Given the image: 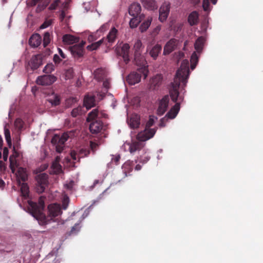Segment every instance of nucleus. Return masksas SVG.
Masks as SVG:
<instances>
[{
    "instance_id": "69168bd1",
    "label": "nucleus",
    "mask_w": 263,
    "mask_h": 263,
    "mask_svg": "<svg viewBox=\"0 0 263 263\" xmlns=\"http://www.w3.org/2000/svg\"><path fill=\"white\" fill-rule=\"evenodd\" d=\"M90 146L91 149H93L97 146V144L92 142H90Z\"/></svg>"
},
{
    "instance_id": "603ef678",
    "label": "nucleus",
    "mask_w": 263,
    "mask_h": 263,
    "mask_svg": "<svg viewBox=\"0 0 263 263\" xmlns=\"http://www.w3.org/2000/svg\"><path fill=\"white\" fill-rule=\"evenodd\" d=\"M53 61L55 63L58 64L60 63L61 59L58 54H54L53 56Z\"/></svg>"
},
{
    "instance_id": "2eb2a0df",
    "label": "nucleus",
    "mask_w": 263,
    "mask_h": 263,
    "mask_svg": "<svg viewBox=\"0 0 263 263\" xmlns=\"http://www.w3.org/2000/svg\"><path fill=\"white\" fill-rule=\"evenodd\" d=\"M178 44V40L175 39H172L168 41L164 47L163 54H168L174 51Z\"/></svg>"
},
{
    "instance_id": "a878e982",
    "label": "nucleus",
    "mask_w": 263,
    "mask_h": 263,
    "mask_svg": "<svg viewBox=\"0 0 263 263\" xmlns=\"http://www.w3.org/2000/svg\"><path fill=\"white\" fill-rule=\"evenodd\" d=\"M14 154L11 155L9 158L10 165L9 167L13 173L15 172V167L17 166V161L16 160V157H17L18 154L15 151V149H13Z\"/></svg>"
},
{
    "instance_id": "b1692460",
    "label": "nucleus",
    "mask_w": 263,
    "mask_h": 263,
    "mask_svg": "<svg viewBox=\"0 0 263 263\" xmlns=\"http://www.w3.org/2000/svg\"><path fill=\"white\" fill-rule=\"evenodd\" d=\"M134 165V162L130 161H127L123 164L122 169L126 176L133 171Z\"/></svg>"
},
{
    "instance_id": "052dcab7",
    "label": "nucleus",
    "mask_w": 263,
    "mask_h": 263,
    "mask_svg": "<svg viewBox=\"0 0 263 263\" xmlns=\"http://www.w3.org/2000/svg\"><path fill=\"white\" fill-rule=\"evenodd\" d=\"M65 16H66V14H65L64 10H62L61 12V13L60 14V19L61 20V21H63V20L65 17Z\"/></svg>"
},
{
    "instance_id": "4c0bfd02",
    "label": "nucleus",
    "mask_w": 263,
    "mask_h": 263,
    "mask_svg": "<svg viewBox=\"0 0 263 263\" xmlns=\"http://www.w3.org/2000/svg\"><path fill=\"white\" fill-rule=\"evenodd\" d=\"M141 21V16H140L139 17H138V16L133 17L129 22L130 27L132 28L137 27Z\"/></svg>"
},
{
    "instance_id": "bf43d9fd",
    "label": "nucleus",
    "mask_w": 263,
    "mask_h": 263,
    "mask_svg": "<svg viewBox=\"0 0 263 263\" xmlns=\"http://www.w3.org/2000/svg\"><path fill=\"white\" fill-rule=\"evenodd\" d=\"M43 0H31L30 4L32 6H35L37 4L41 3Z\"/></svg>"
},
{
    "instance_id": "a19ab883",
    "label": "nucleus",
    "mask_w": 263,
    "mask_h": 263,
    "mask_svg": "<svg viewBox=\"0 0 263 263\" xmlns=\"http://www.w3.org/2000/svg\"><path fill=\"white\" fill-rule=\"evenodd\" d=\"M14 125L16 128L21 130L24 127V122L20 118H17L14 122Z\"/></svg>"
},
{
    "instance_id": "f704fd0d",
    "label": "nucleus",
    "mask_w": 263,
    "mask_h": 263,
    "mask_svg": "<svg viewBox=\"0 0 263 263\" xmlns=\"http://www.w3.org/2000/svg\"><path fill=\"white\" fill-rule=\"evenodd\" d=\"M84 112L85 111L83 110V107L79 106L72 110L71 115L73 117H77L78 116L82 115Z\"/></svg>"
},
{
    "instance_id": "473e14b6",
    "label": "nucleus",
    "mask_w": 263,
    "mask_h": 263,
    "mask_svg": "<svg viewBox=\"0 0 263 263\" xmlns=\"http://www.w3.org/2000/svg\"><path fill=\"white\" fill-rule=\"evenodd\" d=\"M152 21V18L151 17H148L146 20L143 22L140 26V31L142 32L145 31L149 27Z\"/></svg>"
},
{
    "instance_id": "5fc2aeb1",
    "label": "nucleus",
    "mask_w": 263,
    "mask_h": 263,
    "mask_svg": "<svg viewBox=\"0 0 263 263\" xmlns=\"http://www.w3.org/2000/svg\"><path fill=\"white\" fill-rule=\"evenodd\" d=\"M5 164L2 161H0V171L3 172L5 171Z\"/></svg>"
},
{
    "instance_id": "72a5a7b5",
    "label": "nucleus",
    "mask_w": 263,
    "mask_h": 263,
    "mask_svg": "<svg viewBox=\"0 0 263 263\" xmlns=\"http://www.w3.org/2000/svg\"><path fill=\"white\" fill-rule=\"evenodd\" d=\"M21 192L22 196L25 198L27 199L29 196V187L28 185L25 183H22L21 185Z\"/></svg>"
},
{
    "instance_id": "1a4fd4ad",
    "label": "nucleus",
    "mask_w": 263,
    "mask_h": 263,
    "mask_svg": "<svg viewBox=\"0 0 263 263\" xmlns=\"http://www.w3.org/2000/svg\"><path fill=\"white\" fill-rule=\"evenodd\" d=\"M170 97L168 95L164 96L159 101V106L157 109V114L159 116L163 115L167 109Z\"/></svg>"
},
{
    "instance_id": "2f4dec72",
    "label": "nucleus",
    "mask_w": 263,
    "mask_h": 263,
    "mask_svg": "<svg viewBox=\"0 0 263 263\" xmlns=\"http://www.w3.org/2000/svg\"><path fill=\"white\" fill-rule=\"evenodd\" d=\"M104 39H102L100 41L92 43L91 44L87 46V49L88 50L92 51L97 49L102 44L104 43Z\"/></svg>"
},
{
    "instance_id": "4be33fe9",
    "label": "nucleus",
    "mask_w": 263,
    "mask_h": 263,
    "mask_svg": "<svg viewBox=\"0 0 263 263\" xmlns=\"http://www.w3.org/2000/svg\"><path fill=\"white\" fill-rule=\"evenodd\" d=\"M143 6L147 9L153 10L157 8L155 0H140Z\"/></svg>"
},
{
    "instance_id": "ea45409f",
    "label": "nucleus",
    "mask_w": 263,
    "mask_h": 263,
    "mask_svg": "<svg viewBox=\"0 0 263 263\" xmlns=\"http://www.w3.org/2000/svg\"><path fill=\"white\" fill-rule=\"evenodd\" d=\"M50 33L46 32L44 34L43 37V45L44 47H46L49 45L50 42Z\"/></svg>"
},
{
    "instance_id": "20e7f679",
    "label": "nucleus",
    "mask_w": 263,
    "mask_h": 263,
    "mask_svg": "<svg viewBox=\"0 0 263 263\" xmlns=\"http://www.w3.org/2000/svg\"><path fill=\"white\" fill-rule=\"evenodd\" d=\"M101 117L107 118V115L99 113L98 109H94L88 114L87 121L91 122L89 125V129L92 134H98L102 129L103 122L97 119Z\"/></svg>"
},
{
    "instance_id": "e2e57ef3",
    "label": "nucleus",
    "mask_w": 263,
    "mask_h": 263,
    "mask_svg": "<svg viewBox=\"0 0 263 263\" xmlns=\"http://www.w3.org/2000/svg\"><path fill=\"white\" fill-rule=\"evenodd\" d=\"M5 182L2 179L0 178V188L3 189L4 187H5Z\"/></svg>"
},
{
    "instance_id": "5701e85b",
    "label": "nucleus",
    "mask_w": 263,
    "mask_h": 263,
    "mask_svg": "<svg viewBox=\"0 0 263 263\" xmlns=\"http://www.w3.org/2000/svg\"><path fill=\"white\" fill-rule=\"evenodd\" d=\"M199 21V14L196 11L191 12L188 16V22L191 26L197 25Z\"/></svg>"
},
{
    "instance_id": "8fccbe9b",
    "label": "nucleus",
    "mask_w": 263,
    "mask_h": 263,
    "mask_svg": "<svg viewBox=\"0 0 263 263\" xmlns=\"http://www.w3.org/2000/svg\"><path fill=\"white\" fill-rule=\"evenodd\" d=\"M60 138L65 142L69 138V133L68 132L63 133L61 136H60Z\"/></svg>"
},
{
    "instance_id": "f03ea898",
    "label": "nucleus",
    "mask_w": 263,
    "mask_h": 263,
    "mask_svg": "<svg viewBox=\"0 0 263 263\" xmlns=\"http://www.w3.org/2000/svg\"><path fill=\"white\" fill-rule=\"evenodd\" d=\"M45 199L44 196H41L39 199L38 203L28 200V212L38 220L41 225L47 224L49 220L43 212L45 208Z\"/></svg>"
},
{
    "instance_id": "774afa93",
    "label": "nucleus",
    "mask_w": 263,
    "mask_h": 263,
    "mask_svg": "<svg viewBox=\"0 0 263 263\" xmlns=\"http://www.w3.org/2000/svg\"><path fill=\"white\" fill-rule=\"evenodd\" d=\"M76 98H70L69 99L67 100V103H69V102H71L72 103H73V102H76Z\"/></svg>"
},
{
    "instance_id": "c03bdc74",
    "label": "nucleus",
    "mask_w": 263,
    "mask_h": 263,
    "mask_svg": "<svg viewBox=\"0 0 263 263\" xmlns=\"http://www.w3.org/2000/svg\"><path fill=\"white\" fill-rule=\"evenodd\" d=\"M61 3V0H54L50 5L49 9L51 10H55Z\"/></svg>"
},
{
    "instance_id": "39448f33",
    "label": "nucleus",
    "mask_w": 263,
    "mask_h": 263,
    "mask_svg": "<svg viewBox=\"0 0 263 263\" xmlns=\"http://www.w3.org/2000/svg\"><path fill=\"white\" fill-rule=\"evenodd\" d=\"M48 176L46 173H41L37 175L35 179V190L38 193H42L45 191L48 184Z\"/></svg>"
},
{
    "instance_id": "6ab92c4d",
    "label": "nucleus",
    "mask_w": 263,
    "mask_h": 263,
    "mask_svg": "<svg viewBox=\"0 0 263 263\" xmlns=\"http://www.w3.org/2000/svg\"><path fill=\"white\" fill-rule=\"evenodd\" d=\"M47 100L49 103L51 104L52 106H57L59 105L61 103L60 96L55 93H52L50 96H49Z\"/></svg>"
},
{
    "instance_id": "de8ad7c7",
    "label": "nucleus",
    "mask_w": 263,
    "mask_h": 263,
    "mask_svg": "<svg viewBox=\"0 0 263 263\" xmlns=\"http://www.w3.org/2000/svg\"><path fill=\"white\" fill-rule=\"evenodd\" d=\"M109 28V24L108 23H105L102 25L98 31L100 32H103Z\"/></svg>"
},
{
    "instance_id": "680f3d73",
    "label": "nucleus",
    "mask_w": 263,
    "mask_h": 263,
    "mask_svg": "<svg viewBox=\"0 0 263 263\" xmlns=\"http://www.w3.org/2000/svg\"><path fill=\"white\" fill-rule=\"evenodd\" d=\"M103 85L105 88H108L109 87V83L107 80H105L103 82Z\"/></svg>"
},
{
    "instance_id": "c9c22d12",
    "label": "nucleus",
    "mask_w": 263,
    "mask_h": 263,
    "mask_svg": "<svg viewBox=\"0 0 263 263\" xmlns=\"http://www.w3.org/2000/svg\"><path fill=\"white\" fill-rule=\"evenodd\" d=\"M198 62V56L196 52H194L191 57V68L193 70L196 66Z\"/></svg>"
},
{
    "instance_id": "aec40b11",
    "label": "nucleus",
    "mask_w": 263,
    "mask_h": 263,
    "mask_svg": "<svg viewBox=\"0 0 263 263\" xmlns=\"http://www.w3.org/2000/svg\"><path fill=\"white\" fill-rule=\"evenodd\" d=\"M70 51L72 55L76 58H79L83 56L84 49L81 46L74 45L70 48Z\"/></svg>"
},
{
    "instance_id": "0eeeda50",
    "label": "nucleus",
    "mask_w": 263,
    "mask_h": 263,
    "mask_svg": "<svg viewBox=\"0 0 263 263\" xmlns=\"http://www.w3.org/2000/svg\"><path fill=\"white\" fill-rule=\"evenodd\" d=\"M142 43L141 41L137 40L134 46L135 50V61L137 65H144L145 61L142 57H141L140 49L142 47Z\"/></svg>"
},
{
    "instance_id": "0e129e2a",
    "label": "nucleus",
    "mask_w": 263,
    "mask_h": 263,
    "mask_svg": "<svg viewBox=\"0 0 263 263\" xmlns=\"http://www.w3.org/2000/svg\"><path fill=\"white\" fill-rule=\"evenodd\" d=\"M88 39L90 42H91L95 40L96 39L94 37L93 34H90L88 36Z\"/></svg>"
},
{
    "instance_id": "13d9d810",
    "label": "nucleus",
    "mask_w": 263,
    "mask_h": 263,
    "mask_svg": "<svg viewBox=\"0 0 263 263\" xmlns=\"http://www.w3.org/2000/svg\"><path fill=\"white\" fill-rule=\"evenodd\" d=\"M58 52L59 53V54L61 55V57L63 58V59H65L66 58V54L64 53V52L63 51V50L60 48H58Z\"/></svg>"
},
{
    "instance_id": "a18cd8bd",
    "label": "nucleus",
    "mask_w": 263,
    "mask_h": 263,
    "mask_svg": "<svg viewBox=\"0 0 263 263\" xmlns=\"http://www.w3.org/2000/svg\"><path fill=\"white\" fill-rule=\"evenodd\" d=\"M52 23V20H46L40 26V29H45L49 27Z\"/></svg>"
},
{
    "instance_id": "9b49d317",
    "label": "nucleus",
    "mask_w": 263,
    "mask_h": 263,
    "mask_svg": "<svg viewBox=\"0 0 263 263\" xmlns=\"http://www.w3.org/2000/svg\"><path fill=\"white\" fill-rule=\"evenodd\" d=\"M117 33L118 30L116 29L115 27L112 28L107 35L106 37L104 38V44H105L106 46H107L111 45L116 40Z\"/></svg>"
},
{
    "instance_id": "dca6fc26",
    "label": "nucleus",
    "mask_w": 263,
    "mask_h": 263,
    "mask_svg": "<svg viewBox=\"0 0 263 263\" xmlns=\"http://www.w3.org/2000/svg\"><path fill=\"white\" fill-rule=\"evenodd\" d=\"M43 57L41 54H36L33 56L30 61L29 65L31 69H37L42 65Z\"/></svg>"
},
{
    "instance_id": "412c9836",
    "label": "nucleus",
    "mask_w": 263,
    "mask_h": 263,
    "mask_svg": "<svg viewBox=\"0 0 263 263\" xmlns=\"http://www.w3.org/2000/svg\"><path fill=\"white\" fill-rule=\"evenodd\" d=\"M63 41L67 44H72L79 42V37H76L73 35L66 34L63 36Z\"/></svg>"
},
{
    "instance_id": "cd10ccee",
    "label": "nucleus",
    "mask_w": 263,
    "mask_h": 263,
    "mask_svg": "<svg viewBox=\"0 0 263 263\" xmlns=\"http://www.w3.org/2000/svg\"><path fill=\"white\" fill-rule=\"evenodd\" d=\"M140 118L138 116L133 115L129 120V124L131 128H137L140 125Z\"/></svg>"
},
{
    "instance_id": "4468645a",
    "label": "nucleus",
    "mask_w": 263,
    "mask_h": 263,
    "mask_svg": "<svg viewBox=\"0 0 263 263\" xmlns=\"http://www.w3.org/2000/svg\"><path fill=\"white\" fill-rule=\"evenodd\" d=\"M48 209L49 216L51 217L50 219H52V217H55L61 215L62 212L60 205L57 203L49 205Z\"/></svg>"
},
{
    "instance_id": "09e8293b",
    "label": "nucleus",
    "mask_w": 263,
    "mask_h": 263,
    "mask_svg": "<svg viewBox=\"0 0 263 263\" xmlns=\"http://www.w3.org/2000/svg\"><path fill=\"white\" fill-rule=\"evenodd\" d=\"M9 154V151L7 147H5L3 150V159L4 161H7Z\"/></svg>"
},
{
    "instance_id": "393cba45",
    "label": "nucleus",
    "mask_w": 263,
    "mask_h": 263,
    "mask_svg": "<svg viewBox=\"0 0 263 263\" xmlns=\"http://www.w3.org/2000/svg\"><path fill=\"white\" fill-rule=\"evenodd\" d=\"M95 105V99L92 96H85L84 99V106L87 110Z\"/></svg>"
},
{
    "instance_id": "423d86ee",
    "label": "nucleus",
    "mask_w": 263,
    "mask_h": 263,
    "mask_svg": "<svg viewBox=\"0 0 263 263\" xmlns=\"http://www.w3.org/2000/svg\"><path fill=\"white\" fill-rule=\"evenodd\" d=\"M142 72L145 79L147 76L148 70L145 67L138 70V72H131L127 77L126 81L130 85H135L139 83L141 78V73Z\"/></svg>"
},
{
    "instance_id": "9d476101",
    "label": "nucleus",
    "mask_w": 263,
    "mask_h": 263,
    "mask_svg": "<svg viewBox=\"0 0 263 263\" xmlns=\"http://www.w3.org/2000/svg\"><path fill=\"white\" fill-rule=\"evenodd\" d=\"M56 80V78L53 76L44 75L39 77L36 82L39 85H50L54 83Z\"/></svg>"
},
{
    "instance_id": "bb28decb",
    "label": "nucleus",
    "mask_w": 263,
    "mask_h": 263,
    "mask_svg": "<svg viewBox=\"0 0 263 263\" xmlns=\"http://www.w3.org/2000/svg\"><path fill=\"white\" fill-rule=\"evenodd\" d=\"M106 76V71L102 68L96 69L94 72L95 78L99 81H103Z\"/></svg>"
},
{
    "instance_id": "f8f14e48",
    "label": "nucleus",
    "mask_w": 263,
    "mask_h": 263,
    "mask_svg": "<svg viewBox=\"0 0 263 263\" xmlns=\"http://www.w3.org/2000/svg\"><path fill=\"white\" fill-rule=\"evenodd\" d=\"M52 144L55 145L56 151L58 153H61L63 150L65 141L60 138V135L55 134L51 139Z\"/></svg>"
},
{
    "instance_id": "864d4df0",
    "label": "nucleus",
    "mask_w": 263,
    "mask_h": 263,
    "mask_svg": "<svg viewBox=\"0 0 263 263\" xmlns=\"http://www.w3.org/2000/svg\"><path fill=\"white\" fill-rule=\"evenodd\" d=\"M120 159V155H116L115 156L112 158V161L115 163L116 164H117L118 162L119 161Z\"/></svg>"
},
{
    "instance_id": "79ce46f5",
    "label": "nucleus",
    "mask_w": 263,
    "mask_h": 263,
    "mask_svg": "<svg viewBox=\"0 0 263 263\" xmlns=\"http://www.w3.org/2000/svg\"><path fill=\"white\" fill-rule=\"evenodd\" d=\"M154 122H155L154 119L152 117H150L149 120L147 121V122L146 123L145 128L144 130L153 129L156 132V130L155 129L150 128V127L154 125Z\"/></svg>"
},
{
    "instance_id": "7ed1b4c3",
    "label": "nucleus",
    "mask_w": 263,
    "mask_h": 263,
    "mask_svg": "<svg viewBox=\"0 0 263 263\" xmlns=\"http://www.w3.org/2000/svg\"><path fill=\"white\" fill-rule=\"evenodd\" d=\"M155 134V131L153 129H146L139 132L136 136L138 141H132L129 144V152L134 154L136 151H140L144 146V142L153 137Z\"/></svg>"
},
{
    "instance_id": "4d7b16f0",
    "label": "nucleus",
    "mask_w": 263,
    "mask_h": 263,
    "mask_svg": "<svg viewBox=\"0 0 263 263\" xmlns=\"http://www.w3.org/2000/svg\"><path fill=\"white\" fill-rule=\"evenodd\" d=\"M70 154L71 157L73 160H76L78 158V153H76L75 151L71 152Z\"/></svg>"
},
{
    "instance_id": "ddd939ff",
    "label": "nucleus",
    "mask_w": 263,
    "mask_h": 263,
    "mask_svg": "<svg viewBox=\"0 0 263 263\" xmlns=\"http://www.w3.org/2000/svg\"><path fill=\"white\" fill-rule=\"evenodd\" d=\"M170 6L168 4L164 3L159 9V19L160 22H164L167 18L170 12Z\"/></svg>"
},
{
    "instance_id": "6e6552de",
    "label": "nucleus",
    "mask_w": 263,
    "mask_h": 263,
    "mask_svg": "<svg viewBox=\"0 0 263 263\" xmlns=\"http://www.w3.org/2000/svg\"><path fill=\"white\" fill-rule=\"evenodd\" d=\"M130 46L128 44H124L121 48L117 49V53L119 56L123 58L125 64H127L130 61L129 58V51Z\"/></svg>"
},
{
    "instance_id": "e433bc0d",
    "label": "nucleus",
    "mask_w": 263,
    "mask_h": 263,
    "mask_svg": "<svg viewBox=\"0 0 263 263\" xmlns=\"http://www.w3.org/2000/svg\"><path fill=\"white\" fill-rule=\"evenodd\" d=\"M90 152L89 148H81L78 153V161L80 158L88 156Z\"/></svg>"
},
{
    "instance_id": "338daca9",
    "label": "nucleus",
    "mask_w": 263,
    "mask_h": 263,
    "mask_svg": "<svg viewBox=\"0 0 263 263\" xmlns=\"http://www.w3.org/2000/svg\"><path fill=\"white\" fill-rule=\"evenodd\" d=\"M85 42L82 41L79 44H76V45H78V46H81V48H83V47L85 45Z\"/></svg>"
},
{
    "instance_id": "58836bf2",
    "label": "nucleus",
    "mask_w": 263,
    "mask_h": 263,
    "mask_svg": "<svg viewBox=\"0 0 263 263\" xmlns=\"http://www.w3.org/2000/svg\"><path fill=\"white\" fill-rule=\"evenodd\" d=\"M5 137L9 147L11 146V139L10 136V132L9 129L5 128L4 129Z\"/></svg>"
},
{
    "instance_id": "a211bd4d",
    "label": "nucleus",
    "mask_w": 263,
    "mask_h": 263,
    "mask_svg": "<svg viewBox=\"0 0 263 263\" xmlns=\"http://www.w3.org/2000/svg\"><path fill=\"white\" fill-rule=\"evenodd\" d=\"M42 38L37 33L33 34L29 40V44L32 47H37L41 43Z\"/></svg>"
},
{
    "instance_id": "3c124183",
    "label": "nucleus",
    "mask_w": 263,
    "mask_h": 263,
    "mask_svg": "<svg viewBox=\"0 0 263 263\" xmlns=\"http://www.w3.org/2000/svg\"><path fill=\"white\" fill-rule=\"evenodd\" d=\"M60 138L65 142L69 138V133L68 132L63 133L61 136H60Z\"/></svg>"
},
{
    "instance_id": "f257e3e1",
    "label": "nucleus",
    "mask_w": 263,
    "mask_h": 263,
    "mask_svg": "<svg viewBox=\"0 0 263 263\" xmlns=\"http://www.w3.org/2000/svg\"><path fill=\"white\" fill-rule=\"evenodd\" d=\"M190 69L189 62L187 60H183L180 68L176 72L173 82L171 83V87L170 89V97L174 102L176 104L171 108L165 116L161 119L160 126L164 127L165 122L167 119H174L177 115L180 107V102L183 100V97L179 96V88L181 82L184 86H185L187 80L189 77Z\"/></svg>"
},
{
    "instance_id": "f3484780",
    "label": "nucleus",
    "mask_w": 263,
    "mask_h": 263,
    "mask_svg": "<svg viewBox=\"0 0 263 263\" xmlns=\"http://www.w3.org/2000/svg\"><path fill=\"white\" fill-rule=\"evenodd\" d=\"M141 11V7L139 3L132 4L128 9L129 14L133 17L138 16Z\"/></svg>"
},
{
    "instance_id": "c85d7f7f",
    "label": "nucleus",
    "mask_w": 263,
    "mask_h": 263,
    "mask_svg": "<svg viewBox=\"0 0 263 263\" xmlns=\"http://www.w3.org/2000/svg\"><path fill=\"white\" fill-rule=\"evenodd\" d=\"M204 41L205 40L204 37L200 36L197 39L195 43V48L199 53H200L202 50Z\"/></svg>"
},
{
    "instance_id": "49530a36",
    "label": "nucleus",
    "mask_w": 263,
    "mask_h": 263,
    "mask_svg": "<svg viewBox=\"0 0 263 263\" xmlns=\"http://www.w3.org/2000/svg\"><path fill=\"white\" fill-rule=\"evenodd\" d=\"M210 5L209 0H203L202 7L204 11H208Z\"/></svg>"
},
{
    "instance_id": "6e6d98bb",
    "label": "nucleus",
    "mask_w": 263,
    "mask_h": 263,
    "mask_svg": "<svg viewBox=\"0 0 263 263\" xmlns=\"http://www.w3.org/2000/svg\"><path fill=\"white\" fill-rule=\"evenodd\" d=\"M52 68V67L51 65H46L44 69V71L47 73L50 72Z\"/></svg>"
},
{
    "instance_id": "37998d69",
    "label": "nucleus",
    "mask_w": 263,
    "mask_h": 263,
    "mask_svg": "<svg viewBox=\"0 0 263 263\" xmlns=\"http://www.w3.org/2000/svg\"><path fill=\"white\" fill-rule=\"evenodd\" d=\"M80 229V227L79 224H75L73 227H72L70 232L69 235L76 234Z\"/></svg>"
},
{
    "instance_id": "7c9ffc66",
    "label": "nucleus",
    "mask_w": 263,
    "mask_h": 263,
    "mask_svg": "<svg viewBox=\"0 0 263 263\" xmlns=\"http://www.w3.org/2000/svg\"><path fill=\"white\" fill-rule=\"evenodd\" d=\"M162 76L160 74H157L151 80V84L154 87L159 86L162 82Z\"/></svg>"
},
{
    "instance_id": "c756f323",
    "label": "nucleus",
    "mask_w": 263,
    "mask_h": 263,
    "mask_svg": "<svg viewBox=\"0 0 263 263\" xmlns=\"http://www.w3.org/2000/svg\"><path fill=\"white\" fill-rule=\"evenodd\" d=\"M161 46L159 44L154 46L149 51V54L154 59L156 60L161 50Z\"/></svg>"
}]
</instances>
